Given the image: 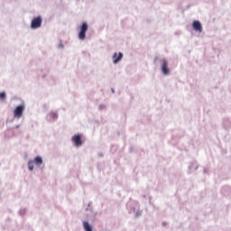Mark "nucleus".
Segmentation results:
<instances>
[{"instance_id":"obj_5","label":"nucleus","mask_w":231,"mask_h":231,"mask_svg":"<svg viewBox=\"0 0 231 231\" xmlns=\"http://www.w3.org/2000/svg\"><path fill=\"white\" fill-rule=\"evenodd\" d=\"M72 142L76 147H80L82 145V135L76 134L72 136Z\"/></svg>"},{"instance_id":"obj_2","label":"nucleus","mask_w":231,"mask_h":231,"mask_svg":"<svg viewBox=\"0 0 231 231\" xmlns=\"http://www.w3.org/2000/svg\"><path fill=\"white\" fill-rule=\"evenodd\" d=\"M41 24H42V18H41V16H38L32 19L31 27L32 28V30H37V28H41Z\"/></svg>"},{"instance_id":"obj_11","label":"nucleus","mask_w":231,"mask_h":231,"mask_svg":"<svg viewBox=\"0 0 231 231\" xmlns=\"http://www.w3.org/2000/svg\"><path fill=\"white\" fill-rule=\"evenodd\" d=\"M51 118L52 120H57V118H59V116L57 115V113L51 112Z\"/></svg>"},{"instance_id":"obj_9","label":"nucleus","mask_w":231,"mask_h":231,"mask_svg":"<svg viewBox=\"0 0 231 231\" xmlns=\"http://www.w3.org/2000/svg\"><path fill=\"white\" fill-rule=\"evenodd\" d=\"M32 162H34L35 165L42 164V158L41 156H37Z\"/></svg>"},{"instance_id":"obj_3","label":"nucleus","mask_w":231,"mask_h":231,"mask_svg":"<svg viewBox=\"0 0 231 231\" xmlns=\"http://www.w3.org/2000/svg\"><path fill=\"white\" fill-rule=\"evenodd\" d=\"M23 113H24V105L16 106L14 110V118H21L23 116Z\"/></svg>"},{"instance_id":"obj_12","label":"nucleus","mask_w":231,"mask_h":231,"mask_svg":"<svg viewBox=\"0 0 231 231\" xmlns=\"http://www.w3.org/2000/svg\"><path fill=\"white\" fill-rule=\"evenodd\" d=\"M5 98H6V93L1 92L0 93V100H5Z\"/></svg>"},{"instance_id":"obj_4","label":"nucleus","mask_w":231,"mask_h":231,"mask_svg":"<svg viewBox=\"0 0 231 231\" xmlns=\"http://www.w3.org/2000/svg\"><path fill=\"white\" fill-rule=\"evenodd\" d=\"M169 62H167V60H162V71L163 75H169L171 73V69L168 68Z\"/></svg>"},{"instance_id":"obj_10","label":"nucleus","mask_w":231,"mask_h":231,"mask_svg":"<svg viewBox=\"0 0 231 231\" xmlns=\"http://www.w3.org/2000/svg\"><path fill=\"white\" fill-rule=\"evenodd\" d=\"M33 165H35V162L33 161H30L28 162V169H29V171H33Z\"/></svg>"},{"instance_id":"obj_1","label":"nucleus","mask_w":231,"mask_h":231,"mask_svg":"<svg viewBox=\"0 0 231 231\" xmlns=\"http://www.w3.org/2000/svg\"><path fill=\"white\" fill-rule=\"evenodd\" d=\"M88 23H83L80 26V31L79 33V39L80 41H84L86 39V32H88Z\"/></svg>"},{"instance_id":"obj_7","label":"nucleus","mask_w":231,"mask_h":231,"mask_svg":"<svg viewBox=\"0 0 231 231\" xmlns=\"http://www.w3.org/2000/svg\"><path fill=\"white\" fill-rule=\"evenodd\" d=\"M124 58V54L122 52H115L113 55V60L114 64H118L120 62V60Z\"/></svg>"},{"instance_id":"obj_6","label":"nucleus","mask_w":231,"mask_h":231,"mask_svg":"<svg viewBox=\"0 0 231 231\" xmlns=\"http://www.w3.org/2000/svg\"><path fill=\"white\" fill-rule=\"evenodd\" d=\"M192 27L195 32H199V33L203 32V27L201 26V23H199V21H194L192 23Z\"/></svg>"},{"instance_id":"obj_8","label":"nucleus","mask_w":231,"mask_h":231,"mask_svg":"<svg viewBox=\"0 0 231 231\" xmlns=\"http://www.w3.org/2000/svg\"><path fill=\"white\" fill-rule=\"evenodd\" d=\"M83 228L85 231H93V227L89 225V222L83 221Z\"/></svg>"}]
</instances>
